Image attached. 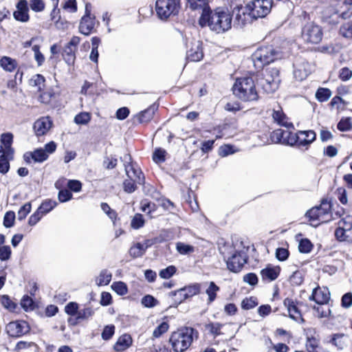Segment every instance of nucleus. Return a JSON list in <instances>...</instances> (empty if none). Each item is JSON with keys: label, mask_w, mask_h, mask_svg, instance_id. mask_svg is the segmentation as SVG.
<instances>
[{"label": "nucleus", "mask_w": 352, "mask_h": 352, "mask_svg": "<svg viewBox=\"0 0 352 352\" xmlns=\"http://www.w3.org/2000/svg\"><path fill=\"white\" fill-rule=\"evenodd\" d=\"M195 333L198 331H173L168 339L173 351H186L192 344Z\"/></svg>", "instance_id": "nucleus-5"}, {"label": "nucleus", "mask_w": 352, "mask_h": 352, "mask_svg": "<svg viewBox=\"0 0 352 352\" xmlns=\"http://www.w3.org/2000/svg\"><path fill=\"white\" fill-rule=\"evenodd\" d=\"M219 250L226 261L228 270L231 272H239L247 262L245 253L236 250L232 244L226 243L219 248Z\"/></svg>", "instance_id": "nucleus-2"}, {"label": "nucleus", "mask_w": 352, "mask_h": 352, "mask_svg": "<svg viewBox=\"0 0 352 352\" xmlns=\"http://www.w3.org/2000/svg\"><path fill=\"white\" fill-rule=\"evenodd\" d=\"M201 286L199 284H194L181 289L180 292L184 293L185 298L195 296L199 293Z\"/></svg>", "instance_id": "nucleus-37"}, {"label": "nucleus", "mask_w": 352, "mask_h": 352, "mask_svg": "<svg viewBox=\"0 0 352 352\" xmlns=\"http://www.w3.org/2000/svg\"><path fill=\"white\" fill-rule=\"evenodd\" d=\"M112 279V273L107 269L101 270L99 274L95 277L94 282L98 287L109 284Z\"/></svg>", "instance_id": "nucleus-29"}, {"label": "nucleus", "mask_w": 352, "mask_h": 352, "mask_svg": "<svg viewBox=\"0 0 352 352\" xmlns=\"http://www.w3.org/2000/svg\"><path fill=\"white\" fill-rule=\"evenodd\" d=\"M288 135V131L277 129L272 132L271 139L274 143L283 144L284 136Z\"/></svg>", "instance_id": "nucleus-41"}, {"label": "nucleus", "mask_w": 352, "mask_h": 352, "mask_svg": "<svg viewBox=\"0 0 352 352\" xmlns=\"http://www.w3.org/2000/svg\"><path fill=\"white\" fill-rule=\"evenodd\" d=\"M52 121L48 116H44L36 120L33 126L36 136L45 135L52 126Z\"/></svg>", "instance_id": "nucleus-13"}, {"label": "nucleus", "mask_w": 352, "mask_h": 352, "mask_svg": "<svg viewBox=\"0 0 352 352\" xmlns=\"http://www.w3.org/2000/svg\"><path fill=\"white\" fill-rule=\"evenodd\" d=\"M248 4L252 18H264L271 12L273 1L254 0Z\"/></svg>", "instance_id": "nucleus-10"}, {"label": "nucleus", "mask_w": 352, "mask_h": 352, "mask_svg": "<svg viewBox=\"0 0 352 352\" xmlns=\"http://www.w3.org/2000/svg\"><path fill=\"white\" fill-rule=\"evenodd\" d=\"M219 291V287L214 282H210L208 287L206 290L208 297V303H211L216 299Z\"/></svg>", "instance_id": "nucleus-32"}, {"label": "nucleus", "mask_w": 352, "mask_h": 352, "mask_svg": "<svg viewBox=\"0 0 352 352\" xmlns=\"http://www.w3.org/2000/svg\"><path fill=\"white\" fill-rule=\"evenodd\" d=\"M331 91L327 88H319L316 93V98L319 102H325L329 99Z\"/></svg>", "instance_id": "nucleus-40"}, {"label": "nucleus", "mask_w": 352, "mask_h": 352, "mask_svg": "<svg viewBox=\"0 0 352 352\" xmlns=\"http://www.w3.org/2000/svg\"><path fill=\"white\" fill-rule=\"evenodd\" d=\"M9 330H23L29 328L28 322L24 320H19L10 322L8 325Z\"/></svg>", "instance_id": "nucleus-50"}, {"label": "nucleus", "mask_w": 352, "mask_h": 352, "mask_svg": "<svg viewBox=\"0 0 352 352\" xmlns=\"http://www.w3.org/2000/svg\"><path fill=\"white\" fill-rule=\"evenodd\" d=\"M313 248V244L308 239H302L299 241L298 250L300 252L307 254L309 253Z\"/></svg>", "instance_id": "nucleus-43"}, {"label": "nucleus", "mask_w": 352, "mask_h": 352, "mask_svg": "<svg viewBox=\"0 0 352 352\" xmlns=\"http://www.w3.org/2000/svg\"><path fill=\"white\" fill-rule=\"evenodd\" d=\"M15 220V213L13 211L7 212L3 218V226L6 228H11L14 226Z\"/></svg>", "instance_id": "nucleus-54"}, {"label": "nucleus", "mask_w": 352, "mask_h": 352, "mask_svg": "<svg viewBox=\"0 0 352 352\" xmlns=\"http://www.w3.org/2000/svg\"><path fill=\"white\" fill-rule=\"evenodd\" d=\"M156 110V107L153 106H151L148 109L141 111L138 113L135 117V121H137L138 123H146L149 122L153 117L155 111Z\"/></svg>", "instance_id": "nucleus-28"}, {"label": "nucleus", "mask_w": 352, "mask_h": 352, "mask_svg": "<svg viewBox=\"0 0 352 352\" xmlns=\"http://www.w3.org/2000/svg\"><path fill=\"white\" fill-rule=\"evenodd\" d=\"M28 1L20 0L16 6V10L14 12V17L16 21L27 22L30 17L28 14Z\"/></svg>", "instance_id": "nucleus-22"}, {"label": "nucleus", "mask_w": 352, "mask_h": 352, "mask_svg": "<svg viewBox=\"0 0 352 352\" xmlns=\"http://www.w3.org/2000/svg\"><path fill=\"white\" fill-rule=\"evenodd\" d=\"M156 242V239H146L142 242H139L132 245L129 250V254L133 258L141 257L144 254L148 248L153 245Z\"/></svg>", "instance_id": "nucleus-16"}, {"label": "nucleus", "mask_w": 352, "mask_h": 352, "mask_svg": "<svg viewBox=\"0 0 352 352\" xmlns=\"http://www.w3.org/2000/svg\"><path fill=\"white\" fill-rule=\"evenodd\" d=\"M14 159V155L9 157L4 155L3 157H0V173L6 174L9 171L10 169V162Z\"/></svg>", "instance_id": "nucleus-42"}, {"label": "nucleus", "mask_w": 352, "mask_h": 352, "mask_svg": "<svg viewBox=\"0 0 352 352\" xmlns=\"http://www.w3.org/2000/svg\"><path fill=\"white\" fill-rule=\"evenodd\" d=\"M80 41V38L78 36H74L65 45L63 56L68 65H72L74 63L76 58L75 54Z\"/></svg>", "instance_id": "nucleus-12"}, {"label": "nucleus", "mask_w": 352, "mask_h": 352, "mask_svg": "<svg viewBox=\"0 0 352 352\" xmlns=\"http://www.w3.org/2000/svg\"><path fill=\"white\" fill-rule=\"evenodd\" d=\"M144 224L143 217L140 214H136L131 220V227L134 229H139Z\"/></svg>", "instance_id": "nucleus-59"}, {"label": "nucleus", "mask_w": 352, "mask_h": 352, "mask_svg": "<svg viewBox=\"0 0 352 352\" xmlns=\"http://www.w3.org/2000/svg\"><path fill=\"white\" fill-rule=\"evenodd\" d=\"M56 206V202L52 200H45L44 201L41 205L38 207V210L40 212H42L43 215L46 214L52 210H53Z\"/></svg>", "instance_id": "nucleus-39"}, {"label": "nucleus", "mask_w": 352, "mask_h": 352, "mask_svg": "<svg viewBox=\"0 0 352 352\" xmlns=\"http://www.w3.org/2000/svg\"><path fill=\"white\" fill-rule=\"evenodd\" d=\"M23 159L28 164L32 162L35 163H42L48 159L47 153L43 148H36L33 151L26 152L23 155Z\"/></svg>", "instance_id": "nucleus-17"}, {"label": "nucleus", "mask_w": 352, "mask_h": 352, "mask_svg": "<svg viewBox=\"0 0 352 352\" xmlns=\"http://www.w3.org/2000/svg\"><path fill=\"white\" fill-rule=\"evenodd\" d=\"M280 272L279 266L268 265L261 271V276L263 281L272 282L278 277Z\"/></svg>", "instance_id": "nucleus-26"}, {"label": "nucleus", "mask_w": 352, "mask_h": 352, "mask_svg": "<svg viewBox=\"0 0 352 352\" xmlns=\"http://www.w3.org/2000/svg\"><path fill=\"white\" fill-rule=\"evenodd\" d=\"M95 17L88 11V5L86 6V14L81 19L79 31L85 35H89L95 27Z\"/></svg>", "instance_id": "nucleus-14"}, {"label": "nucleus", "mask_w": 352, "mask_h": 352, "mask_svg": "<svg viewBox=\"0 0 352 352\" xmlns=\"http://www.w3.org/2000/svg\"><path fill=\"white\" fill-rule=\"evenodd\" d=\"M297 133V145L300 147L307 148L316 140V133L312 130L299 131Z\"/></svg>", "instance_id": "nucleus-24"}, {"label": "nucleus", "mask_w": 352, "mask_h": 352, "mask_svg": "<svg viewBox=\"0 0 352 352\" xmlns=\"http://www.w3.org/2000/svg\"><path fill=\"white\" fill-rule=\"evenodd\" d=\"M176 272L175 266L170 265L160 272V276L164 279L170 278Z\"/></svg>", "instance_id": "nucleus-60"}, {"label": "nucleus", "mask_w": 352, "mask_h": 352, "mask_svg": "<svg viewBox=\"0 0 352 352\" xmlns=\"http://www.w3.org/2000/svg\"><path fill=\"white\" fill-rule=\"evenodd\" d=\"M137 184H138L134 180L126 179L123 183L124 190L127 193H132L136 190Z\"/></svg>", "instance_id": "nucleus-57"}, {"label": "nucleus", "mask_w": 352, "mask_h": 352, "mask_svg": "<svg viewBox=\"0 0 352 352\" xmlns=\"http://www.w3.org/2000/svg\"><path fill=\"white\" fill-rule=\"evenodd\" d=\"M124 166L126 174L129 179L134 180L138 184H143L144 177L142 172L137 165L130 162L125 164Z\"/></svg>", "instance_id": "nucleus-20"}, {"label": "nucleus", "mask_w": 352, "mask_h": 352, "mask_svg": "<svg viewBox=\"0 0 352 352\" xmlns=\"http://www.w3.org/2000/svg\"><path fill=\"white\" fill-rule=\"evenodd\" d=\"M0 141L1 143L3 145V146L6 148V153L8 155H14V150L12 147V144L13 142V135L11 133H3L1 135Z\"/></svg>", "instance_id": "nucleus-30"}, {"label": "nucleus", "mask_w": 352, "mask_h": 352, "mask_svg": "<svg viewBox=\"0 0 352 352\" xmlns=\"http://www.w3.org/2000/svg\"><path fill=\"white\" fill-rule=\"evenodd\" d=\"M233 13L235 15V23L239 26H243L249 22L251 16L250 10H249L248 4L246 6H237L234 8Z\"/></svg>", "instance_id": "nucleus-18"}, {"label": "nucleus", "mask_w": 352, "mask_h": 352, "mask_svg": "<svg viewBox=\"0 0 352 352\" xmlns=\"http://www.w3.org/2000/svg\"><path fill=\"white\" fill-rule=\"evenodd\" d=\"M331 209L330 202L324 200L319 206L314 207L308 210L305 217L308 219L311 226L317 227L320 224L329 222L333 219Z\"/></svg>", "instance_id": "nucleus-3"}, {"label": "nucleus", "mask_w": 352, "mask_h": 352, "mask_svg": "<svg viewBox=\"0 0 352 352\" xmlns=\"http://www.w3.org/2000/svg\"><path fill=\"white\" fill-rule=\"evenodd\" d=\"M45 78L41 74H36L32 76L30 80V84L37 87L38 91H41L44 87Z\"/></svg>", "instance_id": "nucleus-44"}, {"label": "nucleus", "mask_w": 352, "mask_h": 352, "mask_svg": "<svg viewBox=\"0 0 352 352\" xmlns=\"http://www.w3.org/2000/svg\"><path fill=\"white\" fill-rule=\"evenodd\" d=\"M32 205L30 202L25 204L18 211V219L21 221L25 219L27 215L30 212Z\"/></svg>", "instance_id": "nucleus-53"}, {"label": "nucleus", "mask_w": 352, "mask_h": 352, "mask_svg": "<svg viewBox=\"0 0 352 352\" xmlns=\"http://www.w3.org/2000/svg\"><path fill=\"white\" fill-rule=\"evenodd\" d=\"M0 302L1 305L10 311H14L17 307V305L10 299L8 295L0 296Z\"/></svg>", "instance_id": "nucleus-34"}, {"label": "nucleus", "mask_w": 352, "mask_h": 352, "mask_svg": "<svg viewBox=\"0 0 352 352\" xmlns=\"http://www.w3.org/2000/svg\"><path fill=\"white\" fill-rule=\"evenodd\" d=\"M338 129L341 131H349L352 129V119L349 118L342 119L338 124Z\"/></svg>", "instance_id": "nucleus-55"}, {"label": "nucleus", "mask_w": 352, "mask_h": 352, "mask_svg": "<svg viewBox=\"0 0 352 352\" xmlns=\"http://www.w3.org/2000/svg\"><path fill=\"white\" fill-rule=\"evenodd\" d=\"M262 76L263 77L258 80V85L267 93L274 92L278 88L280 81L279 71L276 68L267 69L263 72Z\"/></svg>", "instance_id": "nucleus-7"}, {"label": "nucleus", "mask_w": 352, "mask_h": 352, "mask_svg": "<svg viewBox=\"0 0 352 352\" xmlns=\"http://www.w3.org/2000/svg\"><path fill=\"white\" fill-rule=\"evenodd\" d=\"M180 9V0H157L155 10L158 17L166 20L177 14Z\"/></svg>", "instance_id": "nucleus-8"}, {"label": "nucleus", "mask_w": 352, "mask_h": 352, "mask_svg": "<svg viewBox=\"0 0 352 352\" xmlns=\"http://www.w3.org/2000/svg\"><path fill=\"white\" fill-rule=\"evenodd\" d=\"M202 44L199 41H194L191 43L190 47L187 50L186 56L190 61H199L204 57Z\"/></svg>", "instance_id": "nucleus-19"}, {"label": "nucleus", "mask_w": 352, "mask_h": 352, "mask_svg": "<svg viewBox=\"0 0 352 352\" xmlns=\"http://www.w3.org/2000/svg\"><path fill=\"white\" fill-rule=\"evenodd\" d=\"M17 62L9 56H3L0 59V66L3 70L8 72H14L17 67Z\"/></svg>", "instance_id": "nucleus-31"}, {"label": "nucleus", "mask_w": 352, "mask_h": 352, "mask_svg": "<svg viewBox=\"0 0 352 352\" xmlns=\"http://www.w3.org/2000/svg\"><path fill=\"white\" fill-rule=\"evenodd\" d=\"M155 204L151 201L143 200L141 202V209L145 213L151 214L153 211L155 210Z\"/></svg>", "instance_id": "nucleus-61"}, {"label": "nucleus", "mask_w": 352, "mask_h": 352, "mask_svg": "<svg viewBox=\"0 0 352 352\" xmlns=\"http://www.w3.org/2000/svg\"><path fill=\"white\" fill-rule=\"evenodd\" d=\"M340 32L344 37L352 38V23H346L342 25Z\"/></svg>", "instance_id": "nucleus-63"}, {"label": "nucleus", "mask_w": 352, "mask_h": 352, "mask_svg": "<svg viewBox=\"0 0 352 352\" xmlns=\"http://www.w3.org/2000/svg\"><path fill=\"white\" fill-rule=\"evenodd\" d=\"M91 120V115L87 112H81L74 118V122L77 124H87Z\"/></svg>", "instance_id": "nucleus-47"}, {"label": "nucleus", "mask_w": 352, "mask_h": 352, "mask_svg": "<svg viewBox=\"0 0 352 352\" xmlns=\"http://www.w3.org/2000/svg\"><path fill=\"white\" fill-rule=\"evenodd\" d=\"M341 306L343 308L349 309L352 306V293L344 294L341 298Z\"/></svg>", "instance_id": "nucleus-64"}, {"label": "nucleus", "mask_w": 352, "mask_h": 352, "mask_svg": "<svg viewBox=\"0 0 352 352\" xmlns=\"http://www.w3.org/2000/svg\"><path fill=\"white\" fill-rule=\"evenodd\" d=\"M111 289L118 295L124 296L128 293V287L126 283L122 281H117L112 283Z\"/></svg>", "instance_id": "nucleus-35"}, {"label": "nucleus", "mask_w": 352, "mask_h": 352, "mask_svg": "<svg viewBox=\"0 0 352 352\" xmlns=\"http://www.w3.org/2000/svg\"><path fill=\"white\" fill-rule=\"evenodd\" d=\"M232 16L230 12L223 8H218L214 10L204 8L199 19L201 27H208L217 34H222L232 28Z\"/></svg>", "instance_id": "nucleus-1"}, {"label": "nucleus", "mask_w": 352, "mask_h": 352, "mask_svg": "<svg viewBox=\"0 0 352 352\" xmlns=\"http://www.w3.org/2000/svg\"><path fill=\"white\" fill-rule=\"evenodd\" d=\"M272 111V117L274 122L287 129L294 127L293 124L289 121L288 118L284 113L280 106L278 104L274 106Z\"/></svg>", "instance_id": "nucleus-15"}, {"label": "nucleus", "mask_w": 352, "mask_h": 352, "mask_svg": "<svg viewBox=\"0 0 352 352\" xmlns=\"http://www.w3.org/2000/svg\"><path fill=\"white\" fill-rule=\"evenodd\" d=\"M298 133H294L288 131V135L284 136L283 144L293 146L297 144Z\"/></svg>", "instance_id": "nucleus-58"}, {"label": "nucleus", "mask_w": 352, "mask_h": 352, "mask_svg": "<svg viewBox=\"0 0 352 352\" xmlns=\"http://www.w3.org/2000/svg\"><path fill=\"white\" fill-rule=\"evenodd\" d=\"M292 284L300 285L303 282V272L300 270L294 272L289 278Z\"/></svg>", "instance_id": "nucleus-56"}, {"label": "nucleus", "mask_w": 352, "mask_h": 352, "mask_svg": "<svg viewBox=\"0 0 352 352\" xmlns=\"http://www.w3.org/2000/svg\"><path fill=\"white\" fill-rule=\"evenodd\" d=\"M311 65L308 62L302 60L295 65L294 75L296 79L301 81L311 74Z\"/></svg>", "instance_id": "nucleus-21"}, {"label": "nucleus", "mask_w": 352, "mask_h": 352, "mask_svg": "<svg viewBox=\"0 0 352 352\" xmlns=\"http://www.w3.org/2000/svg\"><path fill=\"white\" fill-rule=\"evenodd\" d=\"M254 65L261 67L282 58V53L272 46L261 47L252 56Z\"/></svg>", "instance_id": "nucleus-6"}, {"label": "nucleus", "mask_w": 352, "mask_h": 352, "mask_svg": "<svg viewBox=\"0 0 352 352\" xmlns=\"http://www.w3.org/2000/svg\"><path fill=\"white\" fill-rule=\"evenodd\" d=\"M302 37L307 43L316 44L322 38L321 28L313 22L307 23L302 29Z\"/></svg>", "instance_id": "nucleus-11"}, {"label": "nucleus", "mask_w": 352, "mask_h": 352, "mask_svg": "<svg viewBox=\"0 0 352 352\" xmlns=\"http://www.w3.org/2000/svg\"><path fill=\"white\" fill-rule=\"evenodd\" d=\"M177 251L182 255L190 254L195 252V247L182 242L176 243Z\"/></svg>", "instance_id": "nucleus-36"}, {"label": "nucleus", "mask_w": 352, "mask_h": 352, "mask_svg": "<svg viewBox=\"0 0 352 352\" xmlns=\"http://www.w3.org/2000/svg\"><path fill=\"white\" fill-rule=\"evenodd\" d=\"M258 305L257 299L255 297H250L243 299L241 302V307L243 309H250Z\"/></svg>", "instance_id": "nucleus-52"}, {"label": "nucleus", "mask_w": 352, "mask_h": 352, "mask_svg": "<svg viewBox=\"0 0 352 352\" xmlns=\"http://www.w3.org/2000/svg\"><path fill=\"white\" fill-rule=\"evenodd\" d=\"M335 235L340 241L352 243V217L346 215L338 221Z\"/></svg>", "instance_id": "nucleus-9"}, {"label": "nucleus", "mask_w": 352, "mask_h": 352, "mask_svg": "<svg viewBox=\"0 0 352 352\" xmlns=\"http://www.w3.org/2000/svg\"><path fill=\"white\" fill-rule=\"evenodd\" d=\"M21 307L26 311H32L34 308V303L32 298L28 296H24L21 300Z\"/></svg>", "instance_id": "nucleus-51"}, {"label": "nucleus", "mask_w": 352, "mask_h": 352, "mask_svg": "<svg viewBox=\"0 0 352 352\" xmlns=\"http://www.w3.org/2000/svg\"><path fill=\"white\" fill-rule=\"evenodd\" d=\"M232 89L234 94L243 100L252 101L258 98L255 85L252 78H237Z\"/></svg>", "instance_id": "nucleus-4"}, {"label": "nucleus", "mask_w": 352, "mask_h": 352, "mask_svg": "<svg viewBox=\"0 0 352 352\" xmlns=\"http://www.w3.org/2000/svg\"><path fill=\"white\" fill-rule=\"evenodd\" d=\"M133 344V339L129 333H125L121 335L113 345V349L116 352H122L129 349Z\"/></svg>", "instance_id": "nucleus-27"}, {"label": "nucleus", "mask_w": 352, "mask_h": 352, "mask_svg": "<svg viewBox=\"0 0 352 352\" xmlns=\"http://www.w3.org/2000/svg\"><path fill=\"white\" fill-rule=\"evenodd\" d=\"M344 334L342 333L332 334L331 340L329 341L333 346H336L339 349H343L344 346V342L343 338Z\"/></svg>", "instance_id": "nucleus-38"}, {"label": "nucleus", "mask_w": 352, "mask_h": 352, "mask_svg": "<svg viewBox=\"0 0 352 352\" xmlns=\"http://www.w3.org/2000/svg\"><path fill=\"white\" fill-rule=\"evenodd\" d=\"M319 341L313 336L307 335L306 348L308 352H317Z\"/></svg>", "instance_id": "nucleus-46"}, {"label": "nucleus", "mask_w": 352, "mask_h": 352, "mask_svg": "<svg viewBox=\"0 0 352 352\" xmlns=\"http://www.w3.org/2000/svg\"><path fill=\"white\" fill-rule=\"evenodd\" d=\"M58 0H54V8L51 12V19L53 21L58 28H60V25H63L60 19V10L58 8Z\"/></svg>", "instance_id": "nucleus-33"}, {"label": "nucleus", "mask_w": 352, "mask_h": 352, "mask_svg": "<svg viewBox=\"0 0 352 352\" xmlns=\"http://www.w3.org/2000/svg\"><path fill=\"white\" fill-rule=\"evenodd\" d=\"M310 298L318 305H326L330 299V292L327 288L317 287L314 289Z\"/></svg>", "instance_id": "nucleus-25"}, {"label": "nucleus", "mask_w": 352, "mask_h": 352, "mask_svg": "<svg viewBox=\"0 0 352 352\" xmlns=\"http://www.w3.org/2000/svg\"><path fill=\"white\" fill-rule=\"evenodd\" d=\"M210 0H187L188 6L192 10H197L206 7Z\"/></svg>", "instance_id": "nucleus-48"}, {"label": "nucleus", "mask_w": 352, "mask_h": 352, "mask_svg": "<svg viewBox=\"0 0 352 352\" xmlns=\"http://www.w3.org/2000/svg\"><path fill=\"white\" fill-rule=\"evenodd\" d=\"M283 304L287 307L289 317L297 322H303L301 313L298 309L297 304L292 298H287L284 300Z\"/></svg>", "instance_id": "nucleus-23"}, {"label": "nucleus", "mask_w": 352, "mask_h": 352, "mask_svg": "<svg viewBox=\"0 0 352 352\" xmlns=\"http://www.w3.org/2000/svg\"><path fill=\"white\" fill-rule=\"evenodd\" d=\"M166 151L162 148L155 149L153 154V160L157 164H161L166 160Z\"/></svg>", "instance_id": "nucleus-45"}, {"label": "nucleus", "mask_w": 352, "mask_h": 352, "mask_svg": "<svg viewBox=\"0 0 352 352\" xmlns=\"http://www.w3.org/2000/svg\"><path fill=\"white\" fill-rule=\"evenodd\" d=\"M314 309L316 311V316L319 318H326L331 314V310L327 305H318Z\"/></svg>", "instance_id": "nucleus-49"}, {"label": "nucleus", "mask_w": 352, "mask_h": 352, "mask_svg": "<svg viewBox=\"0 0 352 352\" xmlns=\"http://www.w3.org/2000/svg\"><path fill=\"white\" fill-rule=\"evenodd\" d=\"M65 312L70 316L77 317L78 312V305L76 302H71L65 307Z\"/></svg>", "instance_id": "nucleus-62"}]
</instances>
